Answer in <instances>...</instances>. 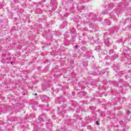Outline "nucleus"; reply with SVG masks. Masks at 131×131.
Listing matches in <instances>:
<instances>
[{"label": "nucleus", "mask_w": 131, "mask_h": 131, "mask_svg": "<svg viewBox=\"0 0 131 131\" xmlns=\"http://www.w3.org/2000/svg\"><path fill=\"white\" fill-rule=\"evenodd\" d=\"M127 114H130V111H129V110L127 111Z\"/></svg>", "instance_id": "obj_1"}, {"label": "nucleus", "mask_w": 131, "mask_h": 131, "mask_svg": "<svg viewBox=\"0 0 131 131\" xmlns=\"http://www.w3.org/2000/svg\"><path fill=\"white\" fill-rule=\"evenodd\" d=\"M96 123L97 125H100V124L99 123V122H98V121H97L96 122Z\"/></svg>", "instance_id": "obj_2"}, {"label": "nucleus", "mask_w": 131, "mask_h": 131, "mask_svg": "<svg viewBox=\"0 0 131 131\" xmlns=\"http://www.w3.org/2000/svg\"><path fill=\"white\" fill-rule=\"evenodd\" d=\"M35 96H37V93H35Z\"/></svg>", "instance_id": "obj_3"}, {"label": "nucleus", "mask_w": 131, "mask_h": 131, "mask_svg": "<svg viewBox=\"0 0 131 131\" xmlns=\"http://www.w3.org/2000/svg\"><path fill=\"white\" fill-rule=\"evenodd\" d=\"M11 64H12V65H13V63L12 62H11Z\"/></svg>", "instance_id": "obj_4"}]
</instances>
